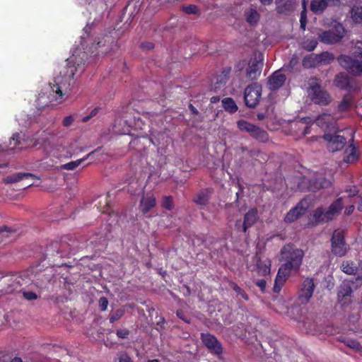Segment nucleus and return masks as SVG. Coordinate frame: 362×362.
Instances as JSON below:
<instances>
[{
	"instance_id": "nucleus-1",
	"label": "nucleus",
	"mask_w": 362,
	"mask_h": 362,
	"mask_svg": "<svg viewBox=\"0 0 362 362\" xmlns=\"http://www.w3.org/2000/svg\"><path fill=\"white\" fill-rule=\"evenodd\" d=\"M343 208L344 203L341 197L334 200L326 210L323 207H317L313 211L312 220L309 221L308 225L315 226L319 223L329 222L339 214Z\"/></svg>"
},
{
	"instance_id": "nucleus-2",
	"label": "nucleus",
	"mask_w": 362,
	"mask_h": 362,
	"mask_svg": "<svg viewBox=\"0 0 362 362\" xmlns=\"http://www.w3.org/2000/svg\"><path fill=\"white\" fill-rule=\"evenodd\" d=\"M282 259L284 263L281 266L288 271H298L302 264L304 252L293 245L288 244L281 249Z\"/></svg>"
},
{
	"instance_id": "nucleus-3",
	"label": "nucleus",
	"mask_w": 362,
	"mask_h": 362,
	"mask_svg": "<svg viewBox=\"0 0 362 362\" xmlns=\"http://www.w3.org/2000/svg\"><path fill=\"white\" fill-rule=\"evenodd\" d=\"M346 30L342 23L332 20L329 28L318 34L319 40L326 45H334L340 42L345 37Z\"/></svg>"
},
{
	"instance_id": "nucleus-4",
	"label": "nucleus",
	"mask_w": 362,
	"mask_h": 362,
	"mask_svg": "<svg viewBox=\"0 0 362 362\" xmlns=\"http://www.w3.org/2000/svg\"><path fill=\"white\" fill-rule=\"evenodd\" d=\"M339 65L354 76L362 74V52H354L351 54H340L337 57Z\"/></svg>"
},
{
	"instance_id": "nucleus-5",
	"label": "nucleus",
	"mask_w": 362,
	"mask_h": 362,
	"mask_svg": "<svg viewBox=\"0 0 362 362\" xmlns=\"http://www.w3.org/2000/svg\"><path fill=\"white\" fill-rule=\"evenodd\" d=\"M308 93L310 100L315 104L325 106L332 101L331 95L321 86L317 78L310 79Z\"/></svg>"
},
{
	"instance_id": "nucleus-6",
	"label": "nucleus",
	"mask_w": 362,
	"mask_h": 362,
	"mask_svg": "<svg viewBox=\"0 0 362 362\" xmlns=\"http://www.w3.org/2000/svg\"><path fill=\"white\" fill-rule=\"evenodd\" d=\"M71 248L69 245L64 241H54L47 246L45 252V259H47L50 262V264L54 263V257L59 256L63 257L70 252Z\"/></svg>"
},
{
	"instance_id": "nucleus-7",
	"label": "nucleus",
	"mask_w": 362,
	"mask_h": 362,
	"mask_svg": "<svg viewBox=\"0 0 362 362\" xmlns=\"http://www.w3.org/2000/svg\"><path fill=\"white\" fill-rule=\"evenodd\" d=\"M331 182L323 176H315L310 180L302 177V182L298 187L302 191L315 192L321 189L328 188L331 186Z\"/></svg>"
},
{
	"instance_id": "nucleus-8",
	"label": "nucleus",
	"mask_w": 362,
	"mask_h": 362,
	"mask_svg": "<svg viewBox=\"0 0 362 362\" xmlns=\"http://www.w3.org/2000/svg\"><path fill=\"white\" fill-rule=\"evenodd\" d=\"M237 126L241 132L249 133L252 138L260 142H266L269 139V134L265 130L245 119L238 120Z\"/></svg>"
},
{
	"instance_id": "nucleus-9",
	"label": "nucleus",
	"mask_w": 362,
	"mask_h": 362,
	"mask_svg": "<svg viewBox=\"0 0 362 362\" xmlns=\"http://www.w3.org/2000/svg\"><path fill=\"white\" fill-rule=\"evenodd\" d=\"M310 206V200L307 197L302 199L286 213L284 221L286 223L295 222L306 214Z\"/></svg>"
},
{
	"instance_id": "nucleus-10",
	"label": "nucleus",
	"mask_w": 362,
	"mask_h": 362,
	"mask_svg": "<svg viewBox=\"0 0 362 362\" xmlns=\"http://www.w3.org/2000/svg\"><path fill=\"white\" fill-rule=\"evenodd\" d=\"M262 89V86L258 83H253L245 88L244 100L247 107L253 108L259 103Z\"/></svg>"
},
{
	"instance_id": "nucleus-11",
	"label": "nucleus",
	"mask_w": 362,
	"mask_h": 362,
	"mask_svg": "<svg viewBox=\"0 0 362 362\" xmlns=\"http://www.w3.org/2000/svg\"><path fill=\"white\" fill-rule=\"evenodd\" d=\"M332 253L338 257H343L347 252V246L345 242L344 233L343 230H335L331 238Z\"/></svg>"
},
{
	"instance_id": "nucleus-12",
	"label": "nucleus",
	"mask_w": 362,
	"mask_h": 362,
	"mask_svg": "<svg viewBox=\"0 0 362 362\" xmlns=\"http://www.w3.org/2000/svg\"><path fill=\"white\" fill-rule=\"evenodd\" d=\"M263 56L261 53L255 54L251 57L246 69V77L250 80H256L261 74L263 67Z\"/></svg>"
},
{
	"instance_id": "nucleus-13",
	"label": "nucleus",
	"mask_w": 362,
	"mask_h": 362,
	"mask_svg": "<svg viewBox=\"0 0 362 362\" xmlns=\"http://www.w3.org/2000/svg\"><path fill=\"white\" fill-rule=\"evenodd\" d=\"M322 138L327 141L328 151L332 153L342 150L347 142L346 137L338 134L326 133Z\"/></svg>"
},
{
	"instance_id": "nucleus-14",
	"label": "nucleus",
	"mask_w": 362,
	"mask_h": 362,
	"mask_svg": "<svg viewBox=\"0 0 362 362\" xmlns=\"http://www.w3.org/2000/svg\"><path fill=\"white\" fill-rule=\"evenodd\" d=\"M200 338L204 345L211 354L217 356L223 354L222 344L214 335L209 332L201 333Z\"/></svg>"
},
{
	"instance_id": "nucleus-15",
	"label": "nucleus",
	"mask_w": 362,
	"mask_h": 362,
	"mask_svg": "<svg viewBox=\"0 0 362 362\" xmlns=\"http://www.w3.org/2000/svg\"><path fill=\"white\" fill-rule=\"evenodd\" d=\"M258 211L257 208H251L244 216V221L242 223L240 220H237L235 227L237 230L246 233L248 228H251L258 220Z\"/></svg>"
},
{
	"instance_id": "nucleus-16",
	"label": "nucleus",
	"mask_w": 362,
	"mask_h": 362,
	"mask_svg": "<svg viewBox=\"0 0 362 362\" xmlns=\"http://www.w3.org/2000/svg\"><path fill=\"white\" fill-rule=\"evenodd\" d=\"M315 284L313 279L306 278L298 292V301L300 304H307L313 295Z\"/></svg>"
},
{
	"instance_id": "nucleus-17",
	"label": "nucleus",
	"mask_w": 362,
	"mask_h": 362,
	"mask_svg": "<svg viewBox=\"0 0 362 362\" xmlns=\"http://www.w3.org/2000/svg\"><path fill=\"white\" fill-rule=\"evenodd\" d=\"M49 85L52 89L50 95L52 98V99L50 100V102L55 101L57 103H62L64 100V95L65 94L63 92L65 84L62 83V78H56L54 81V83H50Z\"/></svg>"
},
{
	"instance_id": "nucleus-18",
	"label": "nucleus",
	"mask_w": 362,
	"mask_h": 362,
	"mask_svg": "<svg viewBox=\"0 0 362 362\" xmlns=\"http://www.w3.org/2000/svg\"><path fill=\"white\" fill-rule=\"evenodd\" d=\"M315 123L321 129L331 131L336 128L337 121L332 115L323 113L316 118Z\"/></svg>"
},
{
	"instance_id": "nucleus-19",
	"label": "nucleus",
	"mask_w": 362,
	"mask_h": 362,
	"mask_svg": "<svg viewBox=\"0 0 362 362\" xmlns=\"http://www.w3.org/2000/svg\"><path fill=\"white\" fill-rule=\"evenodd\" d=\"M230 72L231 67H223L221 74L216 76V81L211 85V89L215 92L222 89L228 81Z\"/></svg>"
},
{
	"instance_id": "nucleus-20",
	"label": "nucleus",
	"mask_w": 362,
	"mask_h": 362,
	"mask_svg": "<svg viewBox=\"0 0 362 362\" xmlns=\"http://www.w3.org/2000/svg\"><path fill=\"white\" fill-rule=\"evenodd\" d=\"M286 80V75L281 73L279 70L274 71L268 78L267 87L271 90L279 89Z\"/></svg>"
},
{
	"instance_id": "nucleus-21",
	"label": "nucleus",
	"mask_w": 362,
	"mask_h": 362,
	"mask_svg": "<svg viewBox=\"0 0 362 362\" xmlns=\"http://www.w3.org/2000/svg\"><path fill=\"white\" fill-rule=\"evenodd\" d=\"M156 206V199L152 194L143 195L139 202V210L146 215Z\"/></svg>"
},
{
	"instance_id": "nucleus-22",
	"label": "nucleus",
	"mask_w": 362,
	"mask_h": 362,
	"mask_svg": "<svg viewBox=\"0 0 362 362\" xmlns=\"http://www.w3.org/2000/svg\"><path fill=\"white\" fill-rule=\"evenodd\" d=\"M291 272L288 271L287 269L281 266L279 267L275 278L274 285L273 288L274 293H278L280 292L286 279L291 275Z\"/></svg>"
},
{
	"instance_id": "nucleus-23",
	"label": "nucleus",
	"mask_w": 362,
	"mask_h": 362,
	"mask_svg": "<svg viewBox=\"0 0 362 362\" xmlns=\"http://www.w3.org/2000/svg\"><path fill=\"white\" fill-rule=\"evenodd\" d=\"M352 292L353 291L351 281H344L340 285L337 293L338 300L342 304V306L346 304V301L344 300L346 298L350 297L352 294Z\"/></svg>"
},
{
	"instance_id": "nucleus-24",
	"label": "nucleus",
	"mask_w": 362,
	"mask_h": 362,
	"mask_svg": "<svg viewBox=\"0 0 362 362\" xmlns=\"http://www.w3.org/2000/svg\"><path fill=\"white\" fill-rule=\"evenodd\" d=\"M213 189L206 188L200 190L193 199V202L198 205L206 206L209 204Z\"/></svg>"
},
{
	"instance_id": "nucleus-25",
	"label": "nucleus",
	"mask_w": 362,
	"mask_h": 362,
	"mask_svg": "<svg viewBox=\"0 0 362 362\" xmlns=\"http://www.w3.org/2000/svg\"><path fill=\"white\" fill-rule=\"evenodd\" d=\"M255 261L257 272L259 275L266 276L270 273L271 264L269 261H262L257 254L255 256Z\"/></svg>"
},
{
	"instance_id": "nucleus-26",
	"label": "nucleus",
	"mask_w": 362,
	"mask_h": 362,
	"mask_svg": "<svg viewBox=\"0 0 362 362\" xmlns=\"http://www.w3.org/2000/svg\"><path fill=\"white\" fill-rule=\"evenodd\" d=\"M35 177H36L35 175L30 173H17L5 177L4 182L6 184H11L18 182L24 179H34Z\"/></svg>"
},
{
	"instance_id": "nucleus-27",
	"label": "nucleus",
	"mask_w": 362,
	"mask_h": 362,
	"mask_svg": "<svg viewBox=\"0 0 362 362\" xmlns=\"http://www.w3.org/2000/svg\"><path fill=\"white\" fill-rule=\"evenodd\" d=\"M244 16L246 22L252 26L257 25L260 19V14L253 8L245 11Z\"/></svg>"
},
{
	"instance_id": "nucleus-28",
	"label": "nucleus",
	"mask_w": 362,
	"mask_h": 362,
	"mask_svg": "<svg viewBox=\"0 0 362 362\" xmlns=\"http://www.w3.org/2000/svg\"><path fill=\"white\" fill-rule=\"evenodd\" d=\"M100 148H98L95 149V151H93L88 153L86 156L81 159H78L74 161H71L67 163H65L61 166L62 169L67 170H73L76 169L78 166H79L84 160H87L88 158L91 157L93 155H94Z\"/></svg>"
},
{
	"instance_id": "nucleus-29",
	"label": "nucleus",
	"mask_w": 362,
	"mask_h": 362,
	"mask_svg": "<svg viewBox=\"0 0 362 362\" xmlns=\"http://www.w3.org/2000/svg\"><path fill=\"white\" fill-rule=\"evenodd\" d=\"M77 71L75 64L72 61H68L66 66L63 71H60V74L63 76L65 81H71L74 79V75Z\"/></svg>"
},
{
	"instance_id": "nucleus-30",
	"label": "nucleus",
	"mask_w": 362,
	"mask_h": 362,
	"mask_svg": "<svg viewBox=\"0 0 362 362\" xmlns=\"http://www.w3.org/2000/svg\"><path fill=\"white\" fill-rule=\"evenodd\" d=\"M335 86L343 90H348L350 88V81L349 76L343 73L338 74L334 78Z\"/></svg>"
},
{
	"instance_id": "nucleus-31",
	"label": "nucleus",
	"mask_w": 362,
	"mask_h": 362,
	"mask_svg": "<svg viewBox=\"0 0 362 362\" xmlns=\"http://www.w3.org/2000/svg\"><path fill=\"white\" fill-rule=\"evenodd\" d=\"M276 10L279 13H286L293 8V0H276Z\"/></svg>"
},
{
	"instance_id": "nucleus-32",
	"label": "nucleus",
	"mask_w": 362,
	"mask_h": 362,
	"mask_svg": "<svg viewBox=\"0 0 362 362\" xmlns=\"http://www.w3.org/2000/svg\"><path fill=\"white\" fill-rule=\"evenodd\" d=\"M327 7L324 0H312L310 6V11L316 15L322 14Z\"/></svg>"
},
{
	"instance_id": "nucleus-33",
	"label": "nucleus",
	"mask_w": 362,
	"mask_h": 362,
	"mask_svg": "<svg viewBox=\"0 0 362 362\" xmlns=\"http://www.w3.org/2000/svg\"><path fill=\"white\" fill-rule=\"evenodd\" d=\"M303 66L306 69L313 68L319 66L317 54H310L306 55L303 59Z\"/></svg>"
},
{
	"instance_id": "nucleus-34",
	"label": "nucleus",
	"mask_w": 362,
	"mask_h": 362,
	"mask_svg": "<svg viewBox=\"0 0 362 362\" xmlns=\"http://www.w3.org/2000/svg\"><path fill=\"white\" fill-rule=\"evenodd\" d=\"M224 110L230 114H233L238 111V106L234 100L231 98H226L222 100Z\"/></svg>"
},
{
	"instance_id": "nucleus-35",
	"label": "nucleus",
	"mask_w": 362,
	"mask_h": 362,
	"mask_svg": "<svg viewBox=\"0 0 362 362\" xmlns=\"http://www.w3.org/2000/svg\"><path fill=\"white\" fill-rule=\"evenodd\" d=\"M351 103L352 97L349 94H346L338 105V110L340 112H345L348 110L351 106Z\"/></svg>"
},
{
	"instance_id": "nucleus-36",
	"label": "nucleus",
	"mask_w": 362,
	"mask_h": 362,
	"mask_svg": "<svg viewBox=\"0 0 362 362\" xmlns=\"http://www.w3.org/2000/svg\"><path fill=\"white\" fill-rule=\"evenodd\" d=\"M318 59L319 65L328 64L334 60L333 54L329 52H323L320 54H317Z\"/></svg>"
},
{
	"instance_id": "nucleus-37",
	"label": "nucleus",
	"mask_w": 362,
	"mask_h": 362,
	"mask_svg": "<svg viewBox=\"0 0 362 362\" xmlns=\"http://www.w3.org/2000/svg\"><path fill=\"white\" fill-rule=\"evenodd\" d=\"M342 271L347 274H355L358 270V267L351 261L344 262L341 265Z\"/></svg>"
},
{
	"instance_id": "nucleus-38",
	"label": "nucleus",
	"mask_w": 362,
	"mask_h": 362,
	"mask_svg": "<svg viewBox=\"0 0 362 362\" xmlns=\"http://www.w3.org/2000/svg\"><path fill=\"white\" fill-rule=\"evenodd\" d=\"M356 151V148L351 144L349 146V153H348L347 150H346V153L348 154L346 158H344V161L346 163H354L356 161L358 158V155L357 154Z\"/></svg>"
},
{
	"instance_id": "nucleus-39",
	"label": "nucleus",
	"mask_w": 362,
	"mask_h": 362,
	"mask_svg": "<svg viewBox=\"0 0 362 362\" xmlns=\"http://www.w3.org/2000/svg\"><path fill=\"white\" fill-rule=\"evenodd\" d=\"M228 286L230 288L235 291L238 296L242 297L244 300H248L249 296L246 292L240 288L236 283L233 281H228Z\"/></svg>"
},
{
	"instance_id": "nucleus-40",
	"label": "nucleus",
	"mask_w": 362,
	"mask_h": 362,
	"mask_svg": "<svg viewBox=\"0 0 362 362\" xmlns=\"http://www.w3.org/2000/svg\"><path fill=\"white\" fill-rule=\"evenodd\" d=\"M351 15L356 23H362V6H354L351 8Z\"/></svg>"
},
{
	"instance_id": "nucleus-41",
	"label": "nucleus",
	"mask_w": 362,
	"mask_h": 362,
	"mask_svg": "<svg viewBox=\"0 0 362 362\" xmlns=\"http://www.w3.org/2000/svg\"><path fill=\"white\" fill-rule=\"evenodd\" d=\"M161 206L167 210H172L174 207L173 197L171 196H165L162 199Z\"/></svg>"
},
{
	"instance_id": "nucleus-42",
	"label": "nucleus",
	"mask_w": 362,
	"mask_h": 362,
	"mask_svg": "<svg viewBox=\"0 0 362 362\" xmlns=\"http://www.w3.org/2000/svg\"><path fill=\"white\" fill-rule=\"evenodd\" d=\"M300 28L305 30L307 24V9L305 1L303 3V10L300 13Z\"/></svg>"
},
{
	"instance_id": "nucleus-43",
	"label": "nucleus",
	"mask_w": 362,
	"mask_h": 362,
	"mask_svg": "<svg viewBox=\"0 0 362 362\" xmlns=\"http://www.w3.org/2000/svg\"><path fill=\"white\" fill-rule=\"evenodd\" d=\"M344 344L351 348V349H353L354 350H360L361 348V344L358 342V341L356 340V339H346L342 341Z\"/></svg>"
},
{
	"instance_id": "nucleus-44",
	"label": "nucleus",
	"mask_w": 362,
	"mask_h": 362,
	"mask_svg": "<svg viewBox=\"0 0 362 362\" xmlns=\"http://www.w3.org/2000/svg\"><path fill=\"white\" fill-rule=\"evenodd\" d=\"M16 230L13 228L3 226L0 227V235H2V238H8L12 233H16Z\"/></svg>"
},
{
	"instance_id": "nucleus-45",
	"label": "nucleus",
	"mask_w": 362,
	"mask_h": 362,
	"mask_svg": "<svg viewBox=\"0 0 362 362\" xmlns=\"http://www.w3.org/2000/svg\"><path fill=\"white\" fill-rule=\"evenodd\" d=\"M124 315V309H118V310H115L109 318L110 323H113V322L119 320Z\"/></svg>"
},
{
	"instance_id": "nucleus-46",
	"label": "nucleus",
	"mask_w": 362,
	"mask_h": 362,
	"mask_svg": "<svg viewBox=\"0 0 362 362\" xmlns=\"http://www.w3.org/2000/svg\"><path fill=\"white\" fill-rule=\"evenodd\" d=\"M182 11L187 14H197L199 12V8L196 5H189L182 7Z\"/></svg>"
},
{
	"instance_id": "nucleus-47",
	"label": "nucleus",
	"mask_w": 362,
	"mask_h": 362,
	"mask_svg": "<svg viewBox=\"0 0 362 362\" xmlns=\"http://www.w3.org/2000/svg\"><path fill=\"white\" fill-rule=\"evenodd\" d=\"M124 122L128 125L129 127H134V128H139L141 129V127L139 125V122H141V120L140 118H136L134 117V119H126L124 120Z\"/></svg>"
},
{
	"instance_id": "nucleus-48",
	"label": "nucleus",
	"mask_w": 362,
	"mask_h": 362,
	"mask_svg": "<svg viewBox=\"0 0 362 362\" xmlns=\"http://www.w3.org/2000/svg\"><path fill=\"white\" fill-rule=\"evenodd\" d=\"M99 110V107H95L94 109H93L89 113V115L83 117L82 122H87L88 121H89L91 118L95 117L98 113Z\"/></svg>"
},
{
	"instance_id": "nucleus-49",
	"label": "nucleus",
	"mask_w": 362,
	"mask_h": 362,
	"mask_svg": "<svg viewBox=\"0 0 362 362\" xmlns=\"http://www.w3.org/2000/svg\"><path fill=\"white\" fill-rule=\"evenodd\" d=\"M99 307L101 311L107 310L108 306V300L106 297H101L98 301Z\"/></svg>"
},
{
	"instance_id": "nucleus-50",
	"label": "nucleus",
	"mask_w": 362,
	"mask_h": 362,
	"mask_svg": "<svg viewBox=\"0 0 362 362\" xmlns=\"http://www.w3.org/2000/svg\"><path fill=\"white\" fill-rule=\"evenodd\" d=\"M129 334L130 332L127 329H117L116 332L117 336L120 339H127Z\"/></svg>"
},
{
	"instance_id": "nucleus-51",
	"label": "nucleus",
	"mask_w": 362,
	"mask_h": 362,
	"mask_svg": "<svg viewBox=\"0 0 362 362\" xmlns=\"http://www.w3.org/2000/svg\"><path fill=\"white\" fill-rule=\"evenodd\" d=\"M20 139H21L20 134L16 133V134H13V136L11 139V141H10V144L11 145L13 144L14 147H17L21 144Z\"/></svg>"
},
{
	"instance_id": "nucleus-52",
	"label": "nucleus",
	"mask_w": 362,
	"mask_h": 362,
	"mask_svg": "<svg viewBox=\"0 0 362 362\" xmlns=\"http://www.w3.org/2000/svg\"><path fill=\"white\" fill-rule=\"evenodd\" d=\"M23 296L28 300H35L37 298V294L33 291H23Z\"/></svg>"
},
{
	"instance_id": "nucleus-53",
	"label": "nucleus",
	"mask_w": 362,
	"mask_h": 362,
	"mask_svg": "<svg viewBox=\"0 0 362 362\" xmlns=\"http://www.w3.org/2000/svg\"><path fill=\"white\" fill-rule=\"evenodd\" d=\"M74 121V117L72 115H69L64 118L62 124L64 127H68L72 124Z\"/></svg>"
},
{
	"instance_id": "nucleus-54",
	"label": "nucleus",
	"mask_w": 362,
	"mask_h": 362,
	"mask_svg": "<svg viewBox=\"0 0 362 362\" xmlns=\"http://www.w3.org/2000/svg\"><path fill=\"white\" fill-rule=\"evenodd\" d=\"M327 5L330 7H338L341 5L340 0H324Z\"/></svg>"
},
{
	"instance_id": "nucleus-55",
	"label": "nucleus",
	"mask_w": 362,
	"mask_h": 362,
	"mask_svg": "<svg viewBox=\"0 0 362 362\" xmlns=\"http://www.w3.org/2000/svg\"><path fill=\"white\" fill-rule=\"evenodd\" d=\"M176 315L180 319L183 320L184 322H185L187 323H189V320H188L187 317L185 315V314L184 313V312L182 310H177Z\"/></svg>"
},
{
	"instance_id": "nucleus-56",
	"label": "nucleus",
	"mask_w": 362,
	"mask_h": 362,
	"mask_svg": "<svg viewBox=\"0 0 362 362\" xmlns=\"http://www.w3.org/2000/svg\"><path fill=\"white\" fill-rule=\"evenodd\" d=\"M256 285L260 288L262 292H264L266 289L267 282L264 279L258 280L256 282Z\"/></svg>"
},
{
	"instance_id": "nucleus-57",
	"label": "nucleus",
	"mask_w": 362,
	"mask_h": 362,
	"mask_svg": "<svg viewBox=\"0 0 362 362\" xmlns=\"http://www.w3.org/2000/svg\"><path fill=\"white\" fill-rule=\"evenodd\" d=\"M317 45V42L315 41V40H311L310 42H309L306 47H305V49L309 51V52H311L313 50L315 49V48L316 47Z\"/></svg>"
},
{
	"instance_id": "nucleus-58",
	"label": "nucleus",
	"mask_w": 362,
	"mask_h": 362,
	"mask_svg": "<svg viewBox=\"0 0 362 362\" xmlns=\"http://www.w3.org/2000/svg\"><path fill=\"white\" fill-rule=\"evenodd\" d=\"M118 362H133V361L127 354H124L120 355V356L119 357Z\"/></svg>"
},
{
	"instance_id": "nucleus-59",
	"label": "nucleus",
	"mask_w": 362,
	"mask_h": 362,
	"mask_svg": "<svg viewBox=\"0 0 362 362\" xmlns=\"http://www.w3.org/2000/svg\"><path fill=\"white\" fill-rule=\"evenodd\" d=\"M347 192L349 193V197H355L358 194V190L356 187H353L350 188L349 190H347Z\"/></svg>"
},
{
	"instance_id": "nucleus-60",
	"label": "nucleus",
	"mask_w": 362,
	"mask_h": 362,
	"mask_svg": "<svg viewBox=\"0 0 362 362\" xmlns=\"http://www.w3.org/2000/svg\"><path fill=\"white\" fill-rule=\"evenodd\" d=\"M141 47L146 49H151L154 47V45L152 42H145L141 44Z\"/></svg>"
},
{
	"instance_id": "nucleus-61",
	"label": "nucleus",
	"mask_w": 362,
	"mask_h": 362,
	"mask_svg": "<svg viewBox=\"0 0 362 362\" xmlns=\"http://www.w3.org/2000/svg\"><path fill=\"white\" fill-rule=\"evenodd\" d=\"M189 109L190 110L191 112L193 115H198L199 114V111L197 110V109L194 105H192V104H189Z\"/></svg>"
},
{
	"instance_id": "nucleus-62",
	"label": "nucleus",
	"mask_w": 362,
	"mask_h": 362,
	"mask_svg": "<svg viewBox=\"0 0 362 362\" xmlns=\"http://www.w3.org/2000/svg\"><path fill=\"white\" fill-rule=\"evenodd\" d=\"M358 202H357V209L358 211H362V199L357 197Z\"/></svg>"
},
{
	"instance_id": "nucleus-63",
	"label": "nucleus",
	"mask_w": 362,
	"mask_h": 362,
	"mask_svg": "<svg viewBox=\"0 0 362 362\" xmlns=\"http://www.w3.org/2000/svg\"><path fill=\"white\" fill-rule=\"evenodd\" d=\"M220 100L219 96H213L211 98L210 101L211 103H216Z\"/></svg>"
},
{
	"instance_id": "nucleus-64",
	"label": "nucleus",
	"mask_w": 362,
	"mask_h": 362,
	"mask_svg": "<svg viewBox=\"0 0 362 362\" xmlns=\"http://www.w3.org/2000/svg\"><path fill=\"white\" fill-rule=\"evenodd\" d=\"M11 362H23V361L21 358L16 356L11 360Z\"/></svg>"
}]
</instances>
